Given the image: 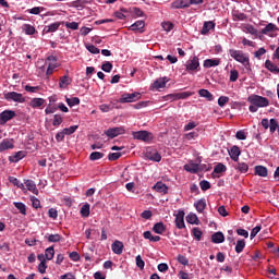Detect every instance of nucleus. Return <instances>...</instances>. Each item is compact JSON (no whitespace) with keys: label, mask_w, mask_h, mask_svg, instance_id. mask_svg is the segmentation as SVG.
<instances>
[{"label":"nucleus","mask_w":279,"mask_h":279,"mask_svg":"<svg viewBox=\"0 0 279 279\" xmlns=\"http://www.w3.org/2000/svg\"><path fill=\"white\" fill-rule=\"evenodd\" d=\"M229 54L235 60V62H240V64H250V57L243 52V50H234L230 49Z\"/></svg>","instance_id":"nucleus-1"},{"label":"nucleus","mask_w":279,"mask_h":279,"mask_svg":"<svg viewBox=\"0 0 279 279\" xmlns=\"http://www.w3.org/2000/svg\"><path fill=\"white\" fill-rule=\"evenodd\" d=\"M247 101L258 108H267V106H269V99L254 94L248 96Z\"/></svg>","instance_id":"nucleus-2"},{"label":"nucleus","mask_w":279,"mask_h":279,"mask_svg":"<svg viewBox=\"0 0 279 279\" xmlns=\"http://www.w3.org/2000/svg\"><path fill=\"white\" fill-rule=\"evenodd\" d=\"M4 99L7 101H16L17 104H25V97H23V94H19L16 92H9L4 94Z\"/></svg>","instance_id":"nucleus-3"},{"label":"nucleus","mask_w":279,"mask_h":279,"mask_svg":"<svg viewBox=\"0 0 279 279\" xmlns=\"http://www.w3.org/2000/svg\"><path fill=\"white\" fill-rule=\"evenodd\" d=\"M185 69L187 73H194L195 71H199V58L193 57L192 59L187 60Z\"/></svg>","instance_id":"nucleus-4"},{"label":"nucleus","mask_w":279,"mask_h":279,"mask_svg":"<svg viewBox=\"0 0 279 279\" xmlns=\"http://www.w3.org/2000/svg\"><path fill=\"white\" fill-rule=\"evenodd\" d=\"M133 138L136 141H143L144 143H149L151 141V133L148 131H136L132 133Z\"/></svg>","instance_id":"nucleus-5"},{"label":"nucleus","mask_w":279,"mask_h":279,"mask_svg":"<svg viewBox=\"0 0 279 279\" xmlns=\"http://www.w3.org/2000/svg\"><path fill=\"white\" fill-rule=\"evenodd\" d=\"M141 99V93L123 94L120 98V104H132Z\"/></svg>","instance_id":"nucleus-6"},{"label":"nucleus","mask_w":279,"mask_h":279,"mask_svg":"<svg viewBox=\"0 0 279 279\" xmlns=\"http://www.w3.org/2000/svg\"><path fill=\"white\" fill-rule=\"evenodd\" d=\"M16 117V112L12 110H4L0 113V125H5L8 121H12Z\"/></svg>","instance_id":"nucleus-7"},{"label":"nucleus","mask_w":279,"mask_h":279,"mask_svg":"<svg viewBox=\"0 0 279 279\" xmlns=\"http://www.w3.org/2000/svg\"><path fill=\"white\" fill-rule=\"evenodd\" d=\"M124 132H125V129L123 126H116L105 131V134L109 138H117V136H121V134H123Z\"/></svg>","instance_id":"nucleus-8"},{"label":"nucleus","mask_w":279,"mask_h":279,"mask_svg":"<svg viewBox=\"0 0 279 279\" xmlns=\"http://www.w3.org/2000/svg\"><path fill=\"white\" fill-rule=\"evenodd\" d=\"M146 158L153 162H160L162 160V156L156 149L147 150Z\"/></svg>","instance_id":"nucleus-9"},{"label":"nucleus","mask_w":279,"mask_h":279,"mask_svg":"<svg viewBox=\"0 0 279 279\" xmlns=\"http://www.w3.org/2000/svg\"><path fill=\"white\" fill-rule=\"evenodd\" d=\"M175 226L179 230L186 228V225L184 223V210L178 211V214L175 216Z\"/></svg>","instance_id":"nucleus-10"},{"label":"nucleus","mask_w":279,"mask_h":279,"mask_svg":"<svg viewBox=\"0 0 279 279\" xmlns=\"http://www.w3.org/2000/svg\"><path fill=\"white\" fill-rule=\"evenodd\" d=\"M123 242L116 240L112 245H111V250L113 252V254H117L118 256H121V254H123Z\"/></svg>","instance_id":"nucleus-11"},{"label":"nucleus","mask_w":279,"mask_h":279,"mask_svg":"<svg viewBox=\"0 0 279 279\" xmlns=\"http://www.w3.org/2000/svg\"><path fill=\"white\" fill-rule=\"evenodd\" d=\"M153 189L157 192V193H163V195H167V193H169V187L167 186V184H165L162 181H158Z\"/></svg>","instance_id":"nucleus-12"},{"label":"nucleus","mask_w":279,"mask_h":279,"mask_svg":"<svg viewBox=\"0 0 279 279\" xmlns=\"http://www.w3.org/2000/svg\"><path fill=\"white\" fill-rule=\"evenodd\" d=\"M229 156L231 160H233L234 162H239V156H241V148H239V146L231 147V149L229 150Z\"/></svg>","instance_id":"nucleus-13"},{"label":"nucleus","mask_w":279,"mask_h":279,"mask_svg":"<svg viewBox=\"0 0 279 279\" xmlns=\"http://www.w3.org/2000/svg\"><path fill=\"white\" fill-rule=\"evenodd\" d=\"M167 82H169V77H159L154 82L153 88H156L157 90L160 88H165V86H167Z\"/></svg>","instance_id":"nucleus-14"},{"label":"nucleus","mask_w":279,"mask_h":279,"mask_svg":"<svg viewBox=\"0 0 279 279\" xmlns=\"http://www.w3.org/2000/svg\"><path fill=\"white\" fill-rule=\"evenodd\" d=\"M145 27V21L140 20L132 24L129 29L130 32H141L143 34V28Z\"/></svg>","instance_id":"nucleus-15"},{"label":"nucleus","mask_w":279,"mask_h":279,"mask_svg":"<svg viewBox=\"0 0 279 279\" xmlns=\"http://www.w3.org/2000/svg\"><path fill=\"white\" fill-rule=\"evenodd\" d=\"M7 149H14V142L12 140L5 138L0 143V153L7 151Z\"/></svg>","instance_id":"nucleus-16"},{"label":"nucleus","mask_w":279,"mask_h":279,"mask_svg":"<svg viewBox=\"0 0 279 279\" xmlns=\"http://www.w3.org/2000/svg\"><path fill=\"white\" fill-rule=\"evenodd\" d=\"M28 106L31 108H43V106H45V98H33L28 102Z\"/></svg>","instance_id":"nucleus-17"},{"label":"nucleus","mask_w":279,"mask_h":279,"mask_svg":"<svg viewBox=\"0 0 279 279\" xmlns=\"http://www.w3.org/2000/svg\"><path fill=\"white\" fill-rule=\"evenodd\" d=\"M189 5H191L189 0H177L172 3V8L174 10H182L184 8H189Z\"/></svg>","instance_id":"nucleus-18"},{"label":"nucleus","mask_w":279,"mask_h":279,"mask_svg":"<svg viewBox=\"0 0 279 279\" xmlns=\"http://www.w3.org/2000/svg\"><path fill=\"white\" fill-rule=\"evenodd\" d=\"M24 184L27 191H31V193H34V195H38V187H36V182L32 180H26Z\"/></svg>","instance_id":"nucleus-19"},{"label":"nucleus","mask_w":279,"mask_h":279,"mask_svg":"<svg viewBox=\"0 0 279 279\" xmlns=\"http://www.w3.org/2000/svg\"><path fill=\"white\" fill-rule=\"evenodd\" d=\"M223 241H226V236L221 231H218L211 235V243L219 244L223 243Z\"/></svg>","instance_id":"nucleus-20"},{"label":"nucleus","mask_w":279,"mask_h":279,"mask_svg":"<svg viewBox=\"0 0 279 279\" xmlns=\"http://www.w3.org/2000/svg\"><path fill=\"white\" fill-rule=\"evenodd\" d=\"M184 170L189 173H199V163L190 162L184 166Z\"/></svg>","instance_id":"nucleus-21"},{"label":"nucleus","mask_w":279,"mask_h":279,"mask_svg":"<svg viewBox=\"0 0 279 279\" xmlns=\"http://www.w3.org/2000/svg\"><path fill=\"white\" fill-rule=\"evenodd\" d=\"M271 32H278V27H277L276 24H274V23L267 24V25L262 29V34H264L265 36H269V35L271 34Z\"/></svg>","instance_id":"nucleus-22"},{"label":"nucleus","mask_w":279,"mask_h":279,"mask_svg":"<svg viewBox=\"0 0 279 279\" xmlns=\"http://www.w3.org/2000/svg\"><path fill=\"white\" fill-rule=\"evenodd\" d=\"M265 66L268 71H270V73H275L276 75H278L279 68L278 65H276V63L271 62V60H266Z\"/></svg>","instance_id":"nucleus-23"},{"label":"nucleus","mask_w":279,"mask_h":279,"mask_svg":"<svg viewBox=\"0 0 279 279\" xmlns=\"http://www.w3.org/2000/svg\"><path fill=\"white\" fill-rule=\"evenodd\" d=\"M210 29H215V22H213V21L205 22L203 25V28L201 31V34L203 36H206V34H208V32H210Z\"/></svg>","instance_id":"nucleus-24"},{"label":"nucleus","mask_w":279,"mask_h":279,"mask_svg":"<svg viewBox=\"0 0 279 279\" xmlns=\"http://www.w3.org/2000/svg\"><path fill=\"white\" fill-rule=\"evenodd\" d=\"M47 61L49 62L48 68L50 69L56 70L58 69V66H60V63L58 62V58L56 56H48Z\"/></svg>","instance_id":"nucleus-25"},{"label":"nucleus","mask_w":279,"mask_h":279,"mask_svg":"<svg viewBox=\"0 0 279 279\" xmlns=\"http://www.w3.org/2000/svg\"><path fill=\"white\" fill-rule=\"evenodd\" d=\"M60 25H61L60 22H54V23H52V24L46 26V27L44 28V32H46V34H51V33H53V32H58V29H60Z\"/></svg>","instance_id":"nucleus-26"},{"label":"nucleus","mask_w":279,"mask_h":279,"mask_svg":"<svg viewBox=\"0 0 279 279\" xmlns=\"http://www.w3.org/2000/svg\"><path fill=\"white\" fill-rule=\"evenodd\" d=\"M166 231H167V227H165V223L162 222H157L153 227V232H155V234H162Z\"/></svg>","instance_id":"nucleus-27"},{"label":"nucleus","mask_w":279,"mask_h":279,"mask_svg":"<svg viewBox=\"0 0 279 279\" xmlns=\"http://www.w3.org/2000/svg\"><path fill=\"white\" fill-rule=\"evenodd\" d=\"M255 175H259L260 178H267L268 171L265 166H256L255 167Z\"/></svg>","instance_id":"nucleus-28"},{"label":"nucleus","mask_w":279,"mask_h":279,"mask_svg":"<svg viewBox=\"0 0 279 279\" xmlns=\"http://www.w3.org/2000/svg\"><path fill=\"white\" fill-rule=\"evenodd\" d=\"M22 31L27 35V36H34L36 34V27L32 26V24H23Z\"/></svg>","instance_id":"nucleus-29"},{"label":"nucleus","mask_w":279,"mask_h":279,"mask_svg":"<svg viewBox=\"0 0 279 279\" xmlns=\"http://www.w3.org/2000/svg\"><path fill=\"white\" fill-rule=\"evenodd\" d=\"M197 213H204L206 210V198H201L194 204Z\"/></svg>","instance_id":"nucleus-30"},{"label":"nucleus","mask_w":279,"mask_h":279,"mask_svg":"<svg viewBox=\"0 0 279 279\" xmlns=\"http://www.w3.org/2000/svg\"><path fill=\"white\" fill-rule=\"evenodd\" d=\"M219 63H220L219 59H207L204 61L203 66L205 69H211V66H219Z\"/></svg>","instance_id":"nucleus-31"},{"label":"nucleus","mask_w":279,"mask_h":279,"mask_svg":"<svg viewBox=\"0 0 279 279\" xmlns=\"http://www.w3.org/2000/svg\"><path fill=\"white\" fill-rule=\"evenodd\" d=\"M25 158V151L20 150L14 154V156L9 157L10 162H19V160H23Z\"/></svg>","instance_id":"nucleus-32"},{"label":"nucleus","mask_w":279,"mask_h":279,"mask_svg":"<svg viewBox=\"0 0 279 279\" xmlns=\"http://www.w3.org/2000/svg\"><path fill=\"white\" fill-rule=\"evenodd\" d=\"M199 97H204L207 99V101H213L215 99V96L208 90V89H199L198 90Z\"/></svg>","instance_id":"nucleus-33"},{"label":"nucleus","mask_w":279,"mask_h":279,"mask_svg":"<svg viewBox=\"0 0 279 279\" xmlns=\"http://www.w3.org/2000/svg\"><path fill=\"white\" fill-rule=\"evenodd\" d=\"M235 169L240 171V173H247V171H250V166H247L246 162L239 161Z\"/></svg>","instance_id":"nucleus-34"},{"label":"nucleus","mask_w":279,"mask_h":279,"mask_svg":"<svg viewBox=\"0 0 279 279\" xmlns=\"http://www.w3.org/2000/svg\"><path fill=\"white\" fill-rule=\"evenodd\" d=\"M72 80L69 77V75H64L59 81V87L60 88H66L71 84Z\"/></svg>","instance_id":"nucleus-35"},{"label":"nucleus","mask_w":279,"mask_h":279,"mask_svg":"<svg viewBox=\"0 0 279 279\" xmlns=\"http://www.w3.org/2000/svg\"><path fill=\"white\" fill-rule=\"evenodd\" d=\"M186 221L187 223H191L192 226H199V218H197V215L195 214H190L186 216Z\"/></svg>","instance_id":"nucleus-36"},{"label":"nucleus","mask_w":279,"mask_h":279,"mask_svg":"<svg viewBox=\"0 0 279 279\" xmlns=\"http://www.w3.org/2000/svg\"><path fill=\"white\" fill-rule=\"evenodd\" d=\"M53 256H56V250H53V246H49L45 251V257L46 260H53Z\"/></svg>","instance_id":"nucleus-37"},{"label":"nucleus","mask_w":279,"mask_h":279,"mask_svg":"<svg viewBox=\"0 0 279 279\" xmlns=\"http://www.w3.org/2000/svg\"><path fill=\"white\" fill-rule=\"evenodd\" d=\"M81 216L84 218L90 217V204L86 203L85 205L82 206Z\"/></svg>","instance_id":"nucleus-38"},{"label":"nucleus","mask_w":279,"mask_h":279,"mask_svg":"<svg viewBox=\"0 0 279 279\" xmlns=\"http://www.w3.org/2000/svg\"><path fill=\"white\" fill-rule=\"evenodd\" d=\"M47 240L49 243H60L62 241V235L56 233V234H50L47 236Z\"/></svg>","instance_id":"nucleus-39"},{"label":"nucleus","mask_w":279,"mask_h":279,"mask_svg":"<svg viewBox=\"0 0 279 279\" xmlns=\"http://www.w3.org/2000/svg\"><path fill=\"white\" fill-rule=\"evenodd\" d=\"M13 204H14L15 208H17V210H20L21 215H27V206H25L21 202H15Z\"/></svg>","instance_id":"nucleus-40"},{"label":"nucleus","mask_w":279,"mask_h":279,"mask_svg":"<svg viewBox=\"0 0 279 279\" xmlns=\"http://www.w3.org/2000/svg\"><path fill=\"white\" fill-rule=\"evenodd\" d=\"M245 250V240H238L235 244V252L236 254H241Z\"/></svg>","instance_id":"nucleus-41"},{"label":"nucleus","mask_w":279,"mask_h":279,"mask_svg":"<svg viewBox=\"0 0 279 279\" xmlns=\"http://www.w3.org/2000/svg\"><path fill=\"white\" fill-rule=\"evenodd\" d=\"M26 12H27V14L38 15L41 12H45V9H44V7H35V8H32V9H27Z\"/></svg>","instance_id":"nucleus-42"},{"label":"nucleus","mask_w":279,"mask_h":279,"mask_svg":"<svg viewBox=\"0 0 279 279\" xmlns=\"http://www.w3.org/2000/svg\"><path fill=\"white\" fill-rule=\"evenodd\" d=\"M78 128L80 125H72L70 128H65L63 129V133H65L66 136H71V134H75V132H77Z\"/></svg>","instance_id":"nucleus-43"},{"label":"nucleus","mask_w":279,"mask_h":279,"mask_svg":"<svg viewBox=\"0 0 279 279\" xmlns=\"http://www.w3.org/2000/svg\"><path fill=\"white\" fill-rule=\"evenodd\" d=\"M105 154L100 151H94L89 155V160L95 161V160H101L104 158Z\"/></svg>","instance_id":"nucleus-44"},{"label":"nucleus","mask_w":279,"mask_h":279,"mask_svg":"<svg viewBox=\"0 0 279 279\" xmlns=\"http://www.w3.org/2000/svg\"><path fill=\"white\" fill-rule=\"evenodd\" d=\"M65 101L70 108H73V106H80V98L77 97L65 98Z\"/></svg>","instance_id":"nucleus-45"},{"label":"nucleus","mask_w":279,"mask_h":279,"mask_svg":"<svg viewBox=\"0 0 279 279\" xmlns=\"http://www.w3.org/2000/svg\"><path fill=\"white\" fill-rule=\"evenodd\" d=\"M63 121H64V120L62 119V116H61V114H54V116H53L52 125H53L54 128H58V126L62 125V122H63Z\"/></svg>","instance_id":"nucleus-46"},{"label":"nucleus","mask_w":279,"mask_h":279,"mask_svg":"<svg viewBox=\"0 0 279 279\" xmlns=\"http://www.w3.org/2000/svg\"><path fill=\"white\" fill-rule=\"evenodd\" d=\"M227 169H228V168L226 167V165H223V163H218V165H216L215 168H214V173H226Z\"/></svg>","instance_id":"nucleus-47"},{"label":"nucleus","mask_w":279,"mask_h":279,"mask_svg":"<svg viewBox=\"0 0 279 279\" xmlns=\"http://www.w3.org/2000/svg\"><path fill=\"white\" fill-rule=\"evenodd\" d=\"M9 182L13 184L14 186H17V189H23L25 185L19 181L15 177H9Z\"/></svg>","instance_id":"nucleus-48"},{"label":"nucleus","mask_w":279,"mask_h":279,"mask_svg":"<svg viewBox=\"0 0 279 279\" xmlns=\"http://www.w3.org/2000/svg\"><path fill=\"white\" fill-rule=\"evenodd\" d=\"M192 234L196 241H202V235L204 234L199 228H194Z\"/></svg>","instance_id":"nucleus-49"},{"label":"nucleus","mask_w":279,"mask_h":279,"mask_svg":"<svg viewBox=\"0 0 279 279\" xmlns=\"http://www.w3.org/2000/svg\"><path fill=\"white\" fill-rule=\"evenodd\" d=\"M135 263H136V267H138V269H145V260H143V257L141 255H137L135 257Z\"/></svg>","instance_id":"nucleus-50"},{"label":"nucleus","mask_w":279,"mask_h":279,"mask_svg":"<svg viewBox=\"0 0 279 279\" xmlns=\"http://www.w3.org/2000/svg\"><path fill=\"white\" fill-rule=\"evenodd\" d=\"M114 109V105L112 102L110 105L102 104L99 106V110L102 112H110V110Z\"/></svg>","instance_id":"nucleus-51"},{"label":"nucleus","mask_w":279,"mask_h":279,"mask_svg":"<svg viewBox=\"0 0 279 279\" xmlns=\"http://www.w3.org/2000/svg\"><path fill=\"white\" fill-rule=\"evenodd\" d=\"M228 101H230V97H228V96H220L218 98V106H220V108H223V106H226V104H228Z\"/></svg>","instance_id":"nucleus-52"},{"label":"nucleus","mask_w":279,"mask_h":279,"mask_svg":"<svg viewBox=\"0 0 279 279\" xmlns=\"http://www.w3.org/2000/svg\"><path fill=\"white\" fill-rule=\"evenodd\" d=\"M177 260L181 265H184V267H186V265H189V258H186V256H184L182 254L178 255Z\"/></svg>","instance_id":"nucleus-53"},{"label":"nucleus","mask_w":279,"mask_h":279,"mask_svg":"<svg viewBox=\"0 0 279 279\" xmlns=\"http://www.w3.org/2000/svg\"><path fill=\"white\" fill-rule=\"evenodd\" d=\"M37 269H38L39 274H46L47 272V260L40 262Z\"/></svg>","instance_id":"nucleus-54"},{"label":"nucleus","mask_w":279,"mask_h":279,"mask_svg":"<svg viewBox=\"0 0 279 279\" xmlns=\"http://www.w3.org/2000/svg\"><path fill=\"white\" fill-rule=\"evenodd\" d=\"M263 230V226L258 225L255 228L252 229L251 231V240L256 238V234Z\"/></svg>","instance_id":"nucleus-55"},{"label":"nucleus","mask_w":279,"mask_h":279,"mask_svg":"<svg viewBox=\"0 0 279 279\" xmlns=\"http://www.w3.org/2000/svg\"><path fill=\"white\" fill-rule=\"evenodd\" d=\"M65 27L68 29H80V24L77 22H66Z\"/></svg>","instance_id":"nucleus-56"},{"label":"nucleus","mask_w":279,"mask_h":279,"mask_svg":"<svg viewBox=\"0 0 279 279\" xmlns=\"http://www.w3.org/2000/svg\"><path fill=\"white\" fill-rule=\"evenodd\" d=\"M101 70L105 71V73H110L112 71V64L110 63V61L105 62L101 65Z\"/></svg>","instance_id":"nucleus-57"},{"label":"nucleus","mask_w":279,"mask_h":279,"mask_svg":"<svg viewBox=\"0 0 279 279\" xmlns=\"http://www.w3.org/2000/svg\"><path fill=\"white\" fill-rule=\"evenodd\" d=\"M161 27L165 29V32H171V29H173V23L163 22L161 23Z\"/></svg>","instance_id":"nucleus-58"},{"label":"nucleus","mask_w":279,"mask_h":279,"mask_svg":"<svg viewBox=\"0 0 279 279\" xmlns=\"http://www.w3.org/2000/svg\"><path fill=\"white\" fill-rule=\"evenodd\" d=\"M239 80V71L231 70L230 71V82H236Z\"/></svg>","instance_id":"nucleus-59"},{"label":"nucleus","mask_w":279,"mask_h":279,"mask_svg":"<svg viewBox=\"0 0 279 279\" xmlns=\"http://www.w3.org/2000/svg\"><path fill=\"white\" fill-rule=\"evenodd\" d=\"M121 158V153H111L108 155V160L114 161Z\"/></svg>","instance_id":"nucleus-60"},{"label":"nucleus","mask_w":279,"mask_h":279,"mask_svg":"<svg viewBox=\"0 0 279 279\" xmlns=\"http://www.w3.org/2000/svg\"><path fill=\"white\" fill-rule=\"evenodd\" d=\"M199 186L202 191H208V189H210V182L203 180L199 182Z\"/></svg>","instance_id":"nucleus-61"},{"label":"nucleus","mask_w":279,"mask_h":279,"mask_svg":"<svg viewBox=\"0 0 279 279\" xmlns=\"http://www.w3.org/2000/svg\"><path fill=\"white\" fill-rule=\"evenodd\" d=\"M69 256H70L71 260H73L74 263L80 262V253L74 251V252H71L69 254Z\"/></svg>","instance_id":"nucleus-62"},{"label":"nucleus","mask_w":279,"mask_h":279,"mask_svg":"<svg viewBox=\"0 0 279 279\" xmlns=\"http://www.w3.org/2000/svg\"><path fill=\"white\" fill-rule=\"evenodd\" d=\"M31 202L33 204V208H40V199L36 198V196H31Z\"/></svg>","instance_id":"nucleus-63"},{"label":"nucleus","mask_w":279,"mask_h":279,"mask_svg":"<svg viewBox=\"0 0 279 279\" xmlns=\"http://www.w3.org/2000/svg\"><path fill=\"white\" fill-rule=\"evenodd\" d=\"M86 49L87 51H89V53H94V54L99 53V48H97L95 45L86 46Z\"/></svg>","instance_id":"nucleus-64"}]
</instances>
